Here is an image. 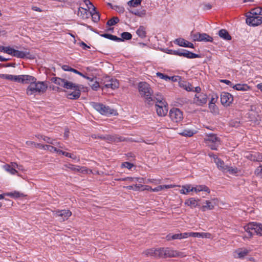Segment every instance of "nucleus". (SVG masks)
<instances>
[{"label": "nucleus", "instance_id": "338daca9", "mask_svg": "<svg viewBox=\"0 0 262 262\" xmlns=\"http://www.w3.org/2000/svg\"><path fill=\"white\" fill-rule=\"evenodd\" d=\"M201 89L200 87H199V86H196L195 88L193 87V92H195L196 93V94L202 93L201 92Z\"/></svg>", "mask_w": 262, "mask_h": 262}, {"label": "nucleus", "instance_id": "680f3d73", "mask_svg": "<svg viewBox=\"0 0 262 262\" xmlns=\"http://www.w3.org/2000/svg\"><path fill=\"white\" fill-rule=\"evenodd\" d=\"M212 6L209 4H205L204 5L203 9L205 10H210L211 9Z\"/></svg>", "mask_w": 262, "mask_h": 262}, {"label": "nucleus", "instance_id": "a19ab883", "mask_svg": "<svg viewBox=\"0 0 262 262\" xmlns=\"http://www.w3.org/2000/svg\"><path fill=\"white\" fill-rule=\"evenodd\" d=\"M119 21V19L117 17H114L108 20L107 22V25L112 26L116 25Z\"/></svg>", "mask_w": 262, "mask_h": 262}, {"label": "nucleus", "instance_id": "e2e57ef3", "mask_svg": "<svg viewBox=\"0 0 262 262\" xmlns=\"http://www.w3.org/2000/svg\"><path fill=\"white\" fill-rule=\"evenodd\" d=\"M173 239H182L181 234V233H178V234H173Z\"/></svg>", "mask_w": 262, "mask_h": 262}, {"label": "nucleus", "instance_id": "4be33fe9", "mask_svg": "<svg viewBox=\"0 0 262 262\" xmlns=\"http://www.w3.org/2000/svg\"><path fill=\"white\" fill-rule=\"evenodd\" d=\"M174 42L181 47L194 48L193 43L182 38L176 39Z\"/></svg>", "mask_w": 262, "mask_h": 262}, {"label": "nucleus", "instance_id": "09e8293b", "mask_svg": "<svg viewBox=\"0 0 262 262\" xmlns=\"http://www.w3.org/2000/svg\"><path fill=\"white\" fill-rule=\"evenodd\" d=\"M255 173L259 178H262V166L257 167L255 171Z\"/></svg>", "mask_w": 262, "mask_h": 262}, {"label": "nucleus", "instance_id": "e433bc0d", "mask_svg": "<svg viewBox=\"0 0 262 262\" xmlns=\"http://www.w3.org/2000/svg\"><path fill=\"white\" fill-rule=\"evenodd\" d=\"M138 35L141 38H144L146 36V31L145 28L143 26H140L136 32Z\"/></svg>", "mask_w": 262, "mask_h": 262}, {"label": "nucleus", "instance_id": "de8ad7c7", "mask_svg": "<svg viewBox=\"0 0 262 262\" xmlns=\"http://www.w3.org/2000/svg\"><path fill=\"white\" fill-rule=\"evenodd\" d=\"M156 75L157 77H159L161 79H163L165 81H168V79H169V76L164 75V74L160 72H157Z\"/></svg>", "mask_w": 262, "mask_h": 262}, {"label": "nucleus", "instance_id": "a18cd8bd", "mask_svg": "<svg viewBox=\"0 0 262 262\" xmlns=\"http://www.w3.org/2000/svg\"><path fill=\"white\" fill-rule=\"evenodd\" d=\"M141 0H131L128 2V5L132 7H136L141 4Z\"/></svg>", "mask_w": 262, "mask_h": 262}, {"label": "nucleus", "instance_id": "9b49d317", "mask_svg": "<svg viewBox=\"0 0 262 262\" xmlns=\"http://www.w3.org/2000/svg\"><path fill=\"white\" fill-rule=\"evenodd\" d=\"M169 117L171 121L178 123L183 120V115L182 112L179 108H172L170 110Z\"/></svg>", "mask_w": 262, "mask_h": 262}, {"label": "nucleus", "instance_id": "c85d7f7f", "mask_svg": "<svg viewBox=\"0 0 262 262\" xmlns=\"http://www.w3.org/2000/svg\"><path fill=\"white\" fill-rule=\"evenodd\" d=\"M179 85L188 92L193 91V87L189 82L185 81L179 82Z\"/></svg>", "mask_w": 262, "mask_h": 262}, {"label": "nucleus", "instance_id": "bb28decb", "mask_svg": "<svg viewBox=\"0 0 262 262\" xmlns=\"http://www.w3.org/2000/svg\"><path fill=\"white\" fill-rule=\"evenodd\" d=\"M232 88L237 91H247L250 90V87L247 84L238 83L233 85Z\"/></svg>", "mask_w": 262, "mask_h": 262}, {"label": "nucleus", "instance_id": "5701e85b", "mask_svg": "<svg viewBox=\"0 0 262 262\" xmlns=\"http://www.w3.org/2000/svg\"><path fill=\"white\" fill-rule=\"evenodd\" d=\"M209 156L210 157H212L213 159V162L215 163L216 165H217V167L221 170H222L223 172L225 170V169L226 168V165H225L224 162L221 160V159H219L216 156L209 154Z\"/></svg>", "mask_w": 262, "mask_h": 262}, {"label": "nucleus", "instance_id": "2f4dec72", "mask_svg": "<svg viewBox=\"0 0 262 262\" xmlns=\"http://www.w3.org/2000/svg\"><path fill=\"white\" fill-rule=\"evenodd\" d=\"M219 35L220 37L226 39L231 40V36L229 34L228 32L225 29H222L219 32Z\"/></svg>", "mask_w": 262, "mask_h": 262}, {"label": "nucleus", "instance_id": "6ab92c4d", "mask_svg": "<svg viewBox=\"0 0 262 262\" xmlns=\"http://www.w3.org/2000/svg\"><path fill=\"white\" fill-rule=\"evenodd\" d=\"M119 86V81L117 79L111 78L104 81V86L102 88V89L110 88L115 90L118 88Z\"/></svg>", "mask_w": 262, "mask_h": 262}, {"label": "nucleus", "instance_id": "4c0bfd02", "mask_svg": "<svg viewBox=\"0 0 262 262\" xmlns=\"http://www.w3.org/2000/svg\"><path fill=\"white\" fill-rule=\"evenodd\" d=\"M195 132H193V130H190V129H185L184 130L183 132L180 133V135L186 136V137H191L192 136Z\"/></svg>", "mask_w": 262, "mask_h": 262}, {"label": "nucleus", "instance_id": "a211bd4d", "mask_svg": "<svg viewBox=\"0 0 262 262\" xmlns=\"http://www.w3.org/2000/svg\"><path fill=\"white\" fill-rule=\"evenodd\" d=\"M217 199L216 198L212 199L210 200H206L204 202V205H202L200 209L202 211H205L207 210H212L214 206L217 205Z\"/></svg>", "mask_w": 262, "mask_h": 262}, {"label": "nucleus", "instance_id": "bf43d9fd", "mask_svg": "<svg viewBox=\"0 0 262 262\" xmlns=\"http://www.w3.org/2000/svg\"><path fill=\"white\" fill-rule=\"evenodd\" d=\"M189 236L194 237H200V233L199 232H190Z\"/></svg>", "mask_w": 262, "mask_h": 262}, {"label": "nucleus", "instance_id": "c03bdc74", "mask_svg": "<svg viewBox=\"0 0 262 262\" xmlns=\"http://www.w3.org/2000/svg\"><path fill=\"white\" fill-rule=\"evenodd\" d=\"M200 33H193L191 32L190 34V37L191 38L194 40V41H199V40H200Z\"/></svg>", "mask_w": 262, "mask_h": 262}, {"label": "nucleus", "instance_id": "f3484780", "mask_svg": "<svg viewBox=\"0 0 262 262\" xmlns=\"http://www.w3.org/2000/svg\"><path fill=\"white\" fill-rule=\"evenodd\" d=\"M246 23L252 26H258L262 23V17L260 16H248L246 18Z\"/></svg>", "mask_w": 262, "mask_h": 262}, {"label": "nucleus", "instance_id": "052dcab7", "mask_svg": "<svg viewBox=\"0 0 262 262\" xmlns=\"http://www.w3.org/2000/svg\"><path fill=\"white\" fill-rule=\"evenodd\" d=\"M62 69L65 71H71L72 68L70 67L68 65H63Z\"/></svg>", "mask_w": 262, "mask_h": 262}, {"label": "nucleus", "instance_id": "f03ea898", "mask_svg": "<svg viewBox=\"0 0 262 262\" xmlns=\"http://www.w3.org/2000/svg\"><path fill=\"white\" fill-rule=\"evenodd\" d=\"M26 81H24L23 83H29V85L26 90V94L29 96L36 95L44 93L47 90L48 83L46 81H37L36 79L31 76L28 75Z\"/></svg>", "mask_w": 262, "mask_h": 262}, {"label": "nucleus", "instance_id": "7c9ffc66", "mask_svg": "<svg viewBox=\"0 0 262 262\" xmlns=\"http://www.w3.org/2000/svg\"><path fill=\"white\" fill-rule=\"evenodd\" d=\"M181 188L182 189L180 190L181 194H187L190 192L193 191L192 187L189 184L183 185Z\"/></svg>", "mask_w": 262, "mask_h": 262}, {"label": "nucleus", "instance_id": "aec40b11", "mask_svg": "<svg viewBox=\"0 0 262 262\" xmlns=\"http://www.w3.org/2000/svg\"><path fill=\"white\" fill-rule=\"evenodd\" d=\"M250 251L251 250L245 248H239L234 251V256L235 258H243L247 255Z\"/></svg>", "mask_w": 262, "mask_h": 262}, {"label": "nucleus", "instance_id": "0e129e2a", "mask_svg": "<svg viewBox=\"0 0 262 262\" xmlns=\"http://www.w3.org/2000/svg\"><path fill=\"white\" fill-rule=\"evenodd\" d=\"M221 82H223V83H226V84L227 85H229L230 86H231L232 87V86L233 85L231 82L228 80H226V79H223V80H221Z\"/></svg>", "mask_w": 262, "mask_h": 262}, {"label": "nucleus", "instance_id": "ea45409f", "mask_svg": "<svg viewBox=\"0 0 262 262\" xmlns=\"http://www.w3.org/2000/svg\"><path fill=\"white\" fill-rule=\"evenodd\" d=\"M5 194H6V196H8L13 198H18L23 195V194L21 193H19L18 191L7 192V193H5Z\"/></svg>", "mask_w": 262, "mask_h": 262}, {"label": "nucleus", "instance_id": "864d4df0", "mask_svg": "<svg viewBox=\"0 0 262 262\" xmlns=\"http://www.w3.org/2000/svg\"><path fill=\"white\" fill-rule=\"evenodd\" d=\"M122 166L124 167H126L128 169H130L133 167V164L130 163L126 162H124L122 164Z\"/></svg>", "mask_w": 262, "mask_h": 262}, {"label": "nucleus", "instance_id": "6e6d98bb", "mask_svg": "<svg viewBox=\"0 0 262 262\" xmlns=\"http://www.w3.org/2000/svg\"><path fill=\"white\" fill-rule=\"evenodd\" d=\"M181 79V77L179 76H174L172 77H169V79H168L169 80H171L172 81L176 82V81H179Z\"/></svg>", "mask_w": 262, "mask_h": 262}, {"label": "nucleus", "instance_id": "c9c22d12", "mask_svg": "<svg viewBox=\"0 0 262 262\" xmlns=\"http://www.w3.org/2000/svg\"><path fill=\"white\" fill-rule=\"evenodd\" d=\"M238 171V170L237 168L227 166L224 172H229L230 174H235L237 173Z\"/></svg>", "mask_w": 262, "mask_h": 262}, {"label": "nucleus", "instance_id": "1a4fd4ad", "mask_svg": "<svg viewBox=\"0 0 262 262\" xmlns=\"http://www.w3.org/2000/svg\"><path fill=\"white\" fill-rule=\"evenodd\" d=\"M204 140L208 146L213 150H216L220 144V139L214 134L207 135Z\"/></svg>", "mask_w": 262, "mask_h": 262}, {"label": "nucleus", "instance_id": "5fc2aeb1", "mask_svg": "<svg viewBox=\"0 0 262 262\" xmlns=\"http://www.w3.org/2000/svg\"><path fill=\"white\" fill-rule=\"evenodd\" d=\"M211 237V235L209 233H200V237L201 238H210Z\"/></svg>", "mask_w": 262, "mask_h": 262}, {"label": "nucleus", "instance_id": "8fccbe9b", "mask_svg": "<svg viewBox=\"0 0 262 262\" xmlns=\"http://www.w3.org/2000/svg\"><path fill=\"white\" fill-rule=\"evenodd\" d=\"M142 186H143L141 185H135V186H128L126 187V188L129 190L134 189L135 190H138L140 189V188H141Z\"/></svg>", "mask_w": 262, "mask_h": 262}, {"label": "nucleus", "instance_id": "69168bd1", "mask_svg": "<svg viewBox=\"0 0 262 262\" xmlns=\"http://www.w3.org/2000/svg\"><path fill=\"white\" fill-rule=\"evenodd\" d=\"M161 190H162L161 185L158 186V187L152 189V192H158Z\"/></svg>", "mask_w": 262, "mask_h": 262}, {"label": "nucleus", "instance_id": "b1692460", "mask_svg": "<svg viewBox=\"0 0 262 262\" xmlns=\"http://www.w3.org/2000/svg\"><path fill=\"white\" fill-rule=\"evenodd\" d=\"M245 157L251 161H262V154L258 152L246 153Z\"/></svg>", "mask_w": 262, "mask_h": 262}, {"label": "nucleus", "instance_id": "37998d69", "mask_svg": "<svg viewBox=\"0 0 262 262\" xmlns=\"http://www.w3.org/2000/svg\"><path fill=\"white\" fill-rule=\"evenodd\" d=\"M121 40L120 41H123L124 40H129L132 38V35L129 32H123L121 34Z\"/></svg>", "mask_w": 262, "mask_h": 262}, {"label": "nucleus", "instance_id": "393cba45", "mask_svg": "<svg viewBox=\"0 0 262 262\" xmlns=\"http://www.w3.org/2000/svg\"><path fill=\"white\" fill-rule=\"evenodd\" d=\"M199 201V200H196L193 198H191L185 201V205L191 208H195L196 206H200Z\"/></svg>", "mask_w": 262, "mask_h": 262}, {"label": "nucleus", "instance_id": "423d86ee", "mask_svg": "<svg viewBox=\"0 0 262 262\" xmlns=\"http://www.w3.org/2000/svg\"><path fill=\"white\" fill-rule=\"evenodd\" d=\"M92 106L94 108L97 112H99L101 114L106 116L108 115H117V111L114 109L110 108L108 106H106L102 103H92Z\"/></svg>", "mask_w": 262, "mask_h": 262}, {"label": "nucleus", "instance_id": "6e6552de", "mask_svg": "<svg viewBox=\"0 0 262 262\" xmlns=\"http://www.w3.org/2000/svg\"><path fill=\"white\" fill-rule=\"evenodd\" d=\"M167 54L183 56L187 58H195L201 57L199 54H195L190 52L189 50H166Z\"/></svg>", "mask_w": 262, "mask_h": 262}, {"label": "nucleus", "instance_id": "dca6fc26", "mask_svg": "<svg viewBox=\"0 0 262 262\" xmlns=\"http://www.w3.org/2000/svg\"><path fill=\"white\" fill-rule=\"evenodd\" d=\"M233 100V96L229 93L222 92L221 94V102L225 106H229Z\"/></svg>", "mask_w": 262, "mask_h": 262}, {"label": "nucleus", "instance_id": "ddd939ff", "mask_svg": "<svg viewBox=\"0 0 262 262\" xmlns=\"http://www.w3.org/2000/svg\"><path fill=\"white\" fill-rule=\"evenodd\" d=\"M53 214L56 217H59L60 221L67 220L72 215V212L69 210L64 209L53 211Z\"/></svg>", "mask_w": 262, "mask_h": 262}, {"label": "nucleus", "instance_id": "58836bf2", "mask_svg": "<svg viewBox=\"0 0 262 262\" xmlns=\"http://www.w3.org/2000/svg\"><path fill=\"white\" fill-rule=\"evenodd\" d=\"M261 7H257L254 9H253L250 12V13L253 16H259V15H261Z\"/></svg>", "mask_w": 262, "mask_h": 262}, {"label": "nucleus", "instance_id": "9d476101", "mask_svg": "<svg viewBox=\"0 0 262 262\" xmlns=\"http://www.w3.org/2000/svg\"><path fill=\"white\" fill-rule=\"evenodd\" d=\"M0 78L5 79H8L12 81H16L20 83H23L24 81H26L27 80V78H30L29 77H27V75H12L10 74H0Z\"/></svg>", "mask_w": 262, "mask_h": 262}, {"label": "nucleus", "instance_id": "3c124183", "mask_svg": "<svg viewBox=\"0 0 262 262\" xmlns=\"http://www.w3.org/2000/svg\"><path fill=\"white\" fill-rule=\"evenodd\" d=\"M123 180H126V181H129V182H137L138 181H139V180H140L139 178H132V177H127V178H126L124 179H123Z\"/></svg>", "mask_w": 262, "mask_h": 262}, {"label": "nucleus", "instance_id": "79ce46f5", "mask_svg": "<svg viewBox=\"0 0 262 262\" xmlns=\"http://www.w3.org/2000/svg\"><path fill=\"white\" fill-rule=\"evenodd\" d=\"M89 85L94 91H97L100 87L99 83L96 80V79L93 80V82H89Z\"/></svg>", "mask_w": 262, "mask_h": 262}, {"label": "nucleus", "instance_id": "f8f14e48", "mask_svg": "<svg viewBox=\"0 0 262 262\" xmlns=\"http://www.w3.org/2000/svg\"><path fill=\"white\" fill-rule=\"evenodd\" d=\"M207 96L205 93L195 94L193 99V103L198 106H202L207 101Z\"/></svg>", "mask_w": 262, "mask_h": 262}, {"label": "nucleus", "instance_id": "cd10ccee", "mask_svg": "<svg viewBox=\"0 0 262 262\" xmlns=\"http://www.w3.org/2000/svg\"><path fill=\"white\" fill-rule=\"evenodd\" d=\"M192 188L193 191H194L196 193L203 191L207 192L208 193H209L210 192L209 188L204 185H197L195 187H192Z\"/></svg>", "mask_w": 262, "mask_h": 262}, {"label": "nucleus", "instance_id": "603ef678", "mask_svg": "<svg viewBox=\"0 0 262 262\" xmlns=\"http://www.w3.org/2000/svg\"><path fill=\"white\" fill-rule=\"evenodd\" d=\"M156 99L157 100V104H159V102L161 101H165L162 96L159 94L156 95Z\"/></svg>", "mask_w": 262, "mask_h": 262}, {"label": "nucleus", "instance_id": "49530a36", "mask_svg": "<svg viewBox=\"0 0 262 262\" xmlns=\"http://www.w3.org/2000/svg\"><path fill=\"white\" fill-rule=\"evenodd\" d=\"M209 108L210 112L214 114H217L219 112L218 108L215 104H209Z\"/></svg>", "mask_w": 262, "mask_h": 262}, {"label": "nucleus", "instance_id": "f257e3e1", "mask_svg": "<svg viewBox=\"0 0 262 262\" xmlns=\"http://www.w3.org/2000/svg\"><path fill=\"white\" fill-rule=\"evenodd\" d=\"M52 82L61 87L68 90H72L73 91L67 94V98L70 99H77L80 96V92L84 88L82 85L77 84L66 79L59 77H52L51 79Z\"/></svg>", "mask_w": 262, "mask_h": 262}, {"label": "nucleus", "instance_id": "72a5a7b5", "mask_svg": "<svg viewBox=\"0 0 262 262\" xmlns=\"http://www.w3.org/2000/svg\"><path fill=\"white\" fill-rule=\"evenodd\" d=\"M199 41H212V38L206 33H201Z\"/></svg>", "mask_w": 262, "mask_h": 262}, {"label": "nucleus", "instance_id": "f704fd0d", "mask_svg": "<svg viewBox=\"0 0 262 262\" xmlns=\"http://www.w3.org/2000/svg\"><path fill=\"white\" fill-rule=\"evenodd\" d=\"M101 36L103 37H105V38H106L109 39L113 40H114L116 41H120V40H121V38L118 37L116 36L110 34H103L101 35Z\"/></svg>", "mask_w": 262, "mask_h": 262}, {"label": "nucleus", "instance_id": "c756f323", "mask_svg": "<svg viewBox=\"0 0 262 262\" xmlns=\"http://www.w3.org/2000/svg\"><path fill=\"white\" fill-rule=\"evenodd\" d=\"M90 13L91 15L92 20L94 22H97L99 20L100 15L99 13L96 11V8L95 7H93Z\"/></svg>", "mask_w": 262, "mask_h": 262}, {"label": "nucleus", "instance_id": "0eeeda50", "mask_svg": "<svg viewBox=\"0 0 262 262\" xmlns=\"http://www.w3.org/2000/svg\"><path fill=\"white\" fill-rule=\"evenodd\" d=\"M4 53L11 55L18 58H27L29 59L34 58V55L27 50H0Z\"/></svg>", "mask_w": 262, "mask_h": 262}, {"label": "nucleus", "instance_id": "39448f33", "mask_svg": "<svg viewBox=\"0 0 262 262\" xmlns=\"http://www.w3.org/2000/svg\"><path fill=\"white\" fill-rule=\"evenodd\" d=\"M186 254L172 248L166 247L161 248V258L183 257Z\"/></svg>", "mask_w": 262, "mask_h": 262}, {"label": "nucleus", "instance_id": "473e14b6", "mask_svg": "<svg viewBox=\"0 0 262 262\" xmlns=\"http://www.w3.org/2000/svg\"><path fill=\"white\" fill-rule=\"evenodd\" d=\"M78 15L83 18H86L88 17V11L86 9L80 7L79 8L78 11Z\"/></svg>", "mask_w": 262, "mask_h": 262}, {"label": "nucleus", "instance_id": "13d9d810", "mask_svg": "<svg viewBox=\"0 0 262 262\" xmlns=\"http://www.w3.org/2000/svg\"><path fill=\"white\" fill-rule=\"evenodd\" d=\"M176 186L175 185H161V187H162V190L164 189H169V188H174Z\"/></svg>", "mask_w": 262, "mask_h": 262}, {"label": "nucleus", "instance_id": "412c9836", "mask_svg": "<svg viewBox=\"0 0 262 262\" xmlns=\"http://www.w3.org/2000/svg\"><path fill=\"white\" fill-rule=\"evenodd\" d=\"M16 167H18V164L15 162H12L10 164H5L3 165V168L11 174H15L17 173Z\"/></svg>", "mask_w": 262, "mask_h": 262}, {"label": "nucleus", "instance_id": "4468645a", "mask_svg": "<svg viewBox=\"0 0 262 262\" xmlns=\"http://www.w3.org/2000/svg\"><path fill=\"white\" fill-rule=\"evenodd\" d=\"M157 113L159 116H165L168 112L167 103L165 101H161L156 104Z\"/></svg>", "mask_w": 262, "mask_h": 262}, {"label": "nucleus", "instance_id": "a878e982", "mask_svg": "<svg viewBox=\"0 0 262 262\" xmlns=\"http://www.w3.org/2000/svg\"><path fill=\"white\" fill-rule=\"evenodd\" d=\"M43 140L46 142L48 143H49L51 145H53L54 146H57L59 148H62L63 145L62 144H61L60 142L56 141L55 140L53 139H51L50 137L43 136Z\"/></svg>", "mask_w": 262, "mask_h": 262}, {"label": "nucleus", "instance_id": "774afa93", "mask_svg": "<svg viewBox=\"0 0 262 262\" xmlns=\"http://www.w3.org/2000/svg\"><path fill=\"white\" fill-rule=\"evenodd\" d=\"M182 235V239L186 238L189 236L190 232H185L183 233H181Z\"/></svg>", "mask_w": 262, "mask_h": 262}, {"label": "nucleus", "instance_id": "2eb2a0df", "mask_svg": "<svg viewBox=\"0 0 262 262\" xmlns=\"http://www.w3.org/2000/svg\"><path fill=\"white\" fill-rule=\"evenodd\" d=\"M143 254L146 256L161 258V248L147 249L143 252Z\"/></svg>", "mask_w": 262, "mask_h": 262}, {"label": "nucleus", "instance_id": "20e7f679", "mask_svg": "<svg viewBox=\"0 0 262 262\" xmlns=\"http://www.w3.org/2000/svg\"><path fill=\"white\" fill-rule=\"evenodd\" d=\"M244 228L247 233L248 237H251L254 233L262 235V224H261L250 223L245 226Z\"/></svg>", "mask_w": 262, "mask_h": 262}, {"label": "nucleus", "instance_id": "4d7b16f0", "mask_svg": "<svg viewBox=\"0 0 262 262\" xmlns=\"http://www.w3.org/2000/svg\"><path fill=\"white\" fill-rule=\"evenodd\" d=\"M57 147H58L57 146H54L53 145H50L48 150L51 152H56V151H57Z\"/></svg>", "mask_w": 262, "mask_h": 262}, {"label": "nucleus", "instance_id": "7ed1b4c3", "mask_svg": "<svg viewBox=\"0 0 262 262\" xmlns=\"http://www.w3.org/2000/svg\"><path fill=\"white\" fill-rule=\"evenodd\" d=\"M138 89L140 94L144 98L145 101L150 104L153 101L151 97L153 92L150 85L146 82H141L139 83Z\"/></svg>", "mask_w": 262, "mask_h": 262}]
</instances>
